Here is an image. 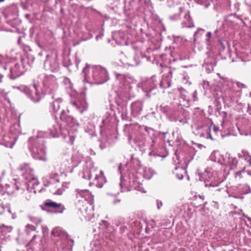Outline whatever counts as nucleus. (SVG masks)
I'll list each match as a JSON object with an SVG mask.
<instances>
[{
	"mask_svg": "<svg viewBox=\"0 0 251 251\" xmlns=\"http://www.w3.org/2000/svg\"><path fill=\"white\" fill-rule=\"evenodd\" d=\"M101 222L103 223L104 225L106 227H108V222H106V221H102Z\"/></svg>",
	"mask_w": 251,
	"mask_h": 251,
	"instance_id": "7c9ffc66",
	"label": "nucleus"
},
{
	"mask_svg": "<svg viewBox=\"0 0 251 251\" xmlns=\"http://www.w3.org/2000/svg\"><path fill=\"white\" fill-rule=\"evenodd\" d=\"M37 236L36 235H34L33 236V237H32V239L31 240L30 242V243L31 244L33 241L34 240L36 239Z\"/></svg>",
	"mask_w": 251,
	"mask_h": 251,
	"instance_id": "2f4dec72",
	"label": "nucleus"
},
{
	"mask_svg": "<svg viewBox=\"0 0 251 251\" xmlns=\"http://www.w3.org/2000/svg\"><path fill=\"white\" fill-rule=\"evenodd\" d=\"M200 30H201L202 31H204V30L202 29H198L197 31H196L194 33V41L195 42L196 40V36L197 35V34L198 33L199 31H200Z\"/></svg>",
	"mask_w": 251,
	"mask_h": 251,
	"instance_id": "cd10ccee",
	"label": "nucleus"
},
{
	"mask_svg": "<svg viewBox=\"0 0 251 251\" xmlns=\"http://www.w3.org/2000/svg\"><path fill=\"white\" fill-rule=\"evenodd\" d=\"M249 155L248 151H243L241 153L238 154V157L239 158H241L244 159L245 160H247L248 158H249Z\"/></svg>",
	"mask_w": 251,
	"mask_h": 251,
	"instance_id": "4468645a",
	"label": "nucleus"
},
{
	"mask_svg": "<svg viewBox=\"0 0 251 251\" xmlns=\"http://www.w3.org/2000/svg\"><path fill=\"white\" fill-rule=\"evenodd\" d=\"M178 178L179 179H182L183 178V176L182 175H180L179 176H178Z\"/></svg>",
	"mask_w": 251,
	"mask_h": 251,
	"instance_id": "c9c22d12",
	"label": "nucleus"
},
{
	"mask_svg": "<svg viewBox=\"0 0 251 251\" xmlns=\"http://www.w3.org/2000/svg\"><path fill=\"white\" fill-rule=\"evenodd\" d=\"M211 33L210 32H208L207 33V34L206 35V37L207 38V39L206 40V42H209V38L211 37Z\"/></svg>",
	"mask_w": 251,
	"mask_h": 251,
	"instance_id": "a878e982",
	"label": "nucleus"
},
{
	"mask_svg": "<svg viewBox=\"0 0 251 251\" xmlns=\"http://www.w3.org/2000/svg\"><path fill=\"white\" fill-rule=\"evenodd\" d=\"M245 171V167L244 168L243 170L242 171H238L235 174V178L239 179L241 178V174L243 172Z\"/></svg>",
	"mask_w": 251,
	"mask_h": 251,
	"instance_id": "412c9836",
	"label": "nucleus"
},
{
	"mask_svg": "<svg viewBox=\"0 0 251 251\" xmlns=\"http://www.w3.org/2000/svg\"><path fill=\"white\" fill-rule=\"evenodd\" d=\"M214 130L215 131H218L219 130L218 127H217L215 126H214Z\"/></svg>",
	"mask_w": 251,
	"mask_h": 251,
	"instance_id": "e433bc0d",
	"label": "nucleus"
},
{
	"mask_svg": "<svg viewBox=\"0 0 251 251\" xmlns=\"http://www.w3.org/2000/svg\"><path fill=\"white\" fill-rule=\"evenodd\" d=\"M75 193L76 198L78 199L79 198H82L86 200L91 199L92 196L91 193L87 189L80 190L77 189L75 190Z\"/></svg>",
	"mask_w": 251,
	"mask_h": 251,
	"instance_id": "39448f33",
	"label": "nucleus"
},
{
	"mask_svg": "<svg viewBox=\"0 0 251 251\" xmlns=\"http://www.w3.org/2000/svg\"><path fill=\"white\" fill-rule=\"evenodd\" d=\"M221 182H218L216 184H215L214 183H210L209 184V186H212V187H215V186H219V184L221 183Z\"/></svg>",
	"mask_w": 251,
	"mask_h": 251,
	"instance_id": "c85d7f7f",
	"label": "nucleus"
},
{
	"mask_svg": "<svg viewBox=\"0 0 251 251\" xmlns=\"http://www.w3.org/2000/svg\"><path fill=\"white\" fill-rule=\"evenodd\" d=\"M121 201V200L120 199H116L114 201L113 204H116L118 203H119Z\"/></svg>",
	"mask_w": 251,
	"mask_h": 251,
	"instance_id": "c756f323",
	"label": "nucleus"
},
{
	"mask_svg": "<svg viewBox=\"0 0 251 251\" xmlns=\"http://www.w3.org/2000/svg\"><path fill=\"white\" fill-rule=\"evenodd\" d=\"M28 16H29V15H26V17H28Z\"/></svg>",
	"mask_w": 251,
	"mask_h": 251,
	"instance_id": "49530a36",
	"label": "nucleus"
},
{
	"mask_svg": "<svg viewBox=\"0 0 251 251\" xmlns=\"http://www.w3.org/2000/svg\"><path fill=\"white\" fill-rule=\"evenodd\" d=\"M64 191V189L62 188H59L54 193V194L57 195H61Z\"/></svg>",
	"mask_w": 251,
	"mask_h": 251,
	"instance_id": "b1692460",
	"label": "nucleus"
},
{
	"mask_svg": "<svg viewBox=\"0 0 251 251\" xmlns=\"http://www.w3.org/2000/svg\"><path fill=\"white\" fill-rule=\"evenodd\" d=\"M19 66L15 65V66L11 69V78L15 79L22 75V73L18 71Z\"/></svg>",
	"mask_w": 251,
	"mask_h": 251,
	"instance_id": "1a4fd4ad",
	"label": "nucleus"
},
{
	"mask_svg": "<svg viewBox=\"0 0 251 251\" xmlns=\"http://www.w3.org/2000/svg\"><path fill=\"white\" fill-rule=\"evenodd\" d=\"M52 98L54 99V100L51 104V110L53 112H56L63 105L62 99L60 98L55 99L54 96Z\"/></svg>",
	"mask_w": 251,
	"mask_h": 251,
	"instance_id": "423d86ee",
	"label": "nucleus"
},
{
	"mask_svg": "<svg viewBox=\"0 0 251 251\" xmlns=\"http://www.w3.org/2000/svg\"><path fill=\"white\" fill-rule=\"evenodd\" d=\"M51 136H52L53 137H55V135H54V134L52 135Z\"/></svg>",
	"mask_w": 251,
	"mask_h": 251,
	"instance_id": "c03bdc74",
	"label": "nucleus"
},
{
	"mask_svg": "<svg viewBox=\"0 0 251 251\" xmlns=\"http://www.w3.org/2000/svg\"><path fill=\"white\" fill-rule=\"evenodd\" d=\"M28 148L34 158L46 160L44 140L43 138L37 136L29 138L28 141Z\"/></svg>",
	"mask_w": 251,
	"mask_h": 251,
	"instance_id": "f257e3e1",
	"label": "nucleus"
},
{
	"mask_svg": "<svg viewBox=\"0 0 251 251\" xmlns=\"http://www.w3.org/2000/svg\"><path fill=\"white\" fill-rule=\"evenodd\" d=\"M50 179H54L55 181L59 182V180L58 178V175L57 174H54L51 175L50 176Z\"/></svg>",
	"mask_w": 251,
	"mask_h": 251,
	"instance_id": "6ab92c4d",
	"label": "nucleus"
},
{
	"mask_svg": "<svg viewBox=\"0 0 251 251\" xmlns=\"http://www.w3.org/2000/svg\"><path fill=\"white\" fill-rule=\"evenodd\" d=\"M156 203H157V208L158 209H160L161 207L162 206V202L161 201L157 200L156 201Z\"/></svg>",
	"mask_w": 251,
	"mask_h": 251,
	"instance_id": "bb28decb",
	"label": "nucleus"
},
{
	"mask_svg": "<svg viewBox=\"0 0 251 251\" xmlns=\"http://www.w3.org/2000/svg\"><path fill=\"white\" fill-rule=\"evenodd\" d=\"M221 190V189H218L217 191H220Z\"/></svg>",
	"mask_w": 251,
	"mask_h": 251,
	"instance_id": "a18cd8bd",
	"label": "nucleus"
},
{
	"mask_svg": "<svg viewBox=\"0 0 251 251\" xmlns=\"http://www.w3.org/2000/svg\"><path fill=\"white\" fill-rule=\"evenodd\" d=\"M29 183H30L31 185H33V186H34L35 185H37L38 184V182H37V180H36V179L35 177H33L32 178V179H31V180H29Z\"/></svg>",
	"mask_w": 251,
	"mask_h": 251,
	"instance_id": "4be33fe9",
	"label": "nucleus"
},
{
	"mask_svg": "<svg viewBox=\"0 0 251 251\" xmlns=\"http://www.w3.org/2000/svg\"><path fill=\"white\" fill-rule=\"evenodd\" d=\"M142 105L140 103H134L132 104V109L136 111L137 112H140L142 109Z\"/></svg>",
	"mask_w": 251,
	"mask_h": 251,
	"instance_id": "ddd939ff",
	"label": "nucleus"
},
{
	"mask_svg": "<svg viewBox=\"0 0 251 251\" xmlns=\"http://www.w3.org/2000/svg\"><path fill=\"white\" fill-rule=\"evenodd\" d=\"M92 69V74L90 76H87V65L83 68V73L86 79L88 78L90 80L92 79L94 81V83L98 84H103L108 80L109 76L107 72L104 68L100 66H95Z\"/></svg>",
	"mask_w": 251,
	"mask_h": 251,
	"instance_id": "f03ea898",
	"label": "nucleus"
},
{
	"mask_svg": "<svg viewBox=\"0 0 251 251\" xmlns=\"http://www.w3.org/2000/svg\"><path fill=\"white\" fill-rule=\"evenodd\" d=\"M2 78H3V75H0V82H1V80H2Z\"/></svg>",
	"mask_w": 251,
	"mask_h": 251,
	"instance_id": "58836bf2",
	"label": "nucleus"
},
{
	"mask_svg": "<svg viewBox=\"0 0 251 251\" xmlns=\"http://www.w3.org/2000/svg\"><path fill=\"white\" fill-rule=\"evenodd\" d=\"M33 92L35 94L34 96H31L30 99L34 102H38L42 99V95L38 91V85L36 83H34L33 86Z\"/></svg>",
	"mask_w": 251,
	"mask_h": 251,
	"instance_id": "0eeeda50",
	"label": "nucleus"
},
{
	"mask_svg": "<svg viewBox=\"0 0 251 251\" xmlns=\"http://www.w3.org/2000/svg\"><path fill=\"white\" fill-rule=\"evenodd\" d=\"M246 172L249 176H251V170H247L246 171Z\"/></svg>",
	"mask_w": 251,
	"mask_h": 251,
	"instance_id": "f704fd0d",
	"label": "nucleus"
},
{
	"mask_svg": "<svg viewBox=\"0 0 251 251\" xmlns=\"http://www.w3.org/2000/svg\"><path fill=\"white\" fill-rule=\"evenodd\" d=\"M72 103L81 113H83V112L87 108V104L84 101L80 102L79 101H75L72 102Z\"/></svg>",
	"mask_w": 251,
	"mask_h": 251,
	"instance_id": "6e6552de",
	"label": "nucleus"
},
{
	"mask_svg": "<svg viewBox=\"0 0 251 251\" xmlns=\"http://www.w3.org/2000/svg\"><path fill=\"white\" fill-rule=\"evenodd\" d=\"M60 229L59 228L56 227L53 229V230L51 232V234L55 236H58L59 235V232H60Z\"/></svg>",
	"mask_w": 251,
	"mask_h": 251,
	"instance_id": "aec40b11",
	"label": "nucleus"
},
{
	"mask_svg": "<svg viewBox=\"0 0 251 251\" xmlns=\"http://www.w3.org/2000/svg\"><path fill=\"white\" fill-rule=\"evenodd\" d=\"M29 219L31 222L38 225L41 222V220L35 217L29 216Z\"/></svg>",
	"mask_w": 251,
	"mask_h": 251,
	"instance_id": "a211bd4d",
	"label": "nucleus"
},
{
	"mask_svg": "<svg viewBox=\"0 0 251 251\" xmlns=\"http://www.w3.org/2000/svg\"><path fill=\"white\" fill-rule=\"evenodd\" d=\"M35 229L36 228L34 226L28 224L25 226V231L27 234H29L30 231H34Z\"/></svg>",
	"mask_w": 251,
	"mask_h": 251,
	"instance_id": "dca6fc26",
	"label": "nucleus"
},
{
	"mask_svg": "<svg viewBox=\"0 0 251 251\" xmlns=\"http://www.w3.org/2000/svg\"><path fill=\"white\" fill-rule=\"evenodd\" d=\"M246 161L248 162L250 165H251V156H250L249 158H248Z\"/></svg>",
	"mask_w": 251,
	"mask_h": 251,
	"instance_id": "72a5a7b5",
	"label": "nucleus"
},
{
	"mask_svg": "<svg viewBox=\"0 0 251 251\" xmlns=\"http://www.w3.org/2000/svg\"><path fill=\"white\" fill-rule=\"evenodd\" d=\"M209 138L211 139V140H213L211 135L210 134H209Z\"/></svg>",
	"mask_w": 251,
	"mask_h": 251,
	"instance_id": "a19ab883",
	"label": "nucleus"
},
{
	"mask_svg": "<svg viewBox=\"0 0 251 251\" xmlns=\"http://www.w3.org/2000/svg\"><path fill=\"white\" fill-rule=\"evenodd\" d=\"M100 175H96V176L95 177V179L96 180H97L98 179H103V173L102 171H100Z\"/></svg>",
	"mask_w": 251,
	"mask_h": 251,
	"instance_id": "5701e85b",
	"label": "nucleus"
},
{
	"mask_svg": "<svg viewBox=\"0 0 251 251\" xmlns=\"http://www.w3.org/2000/svg\"><path fill=\"white\" fill-rule=\"evenodd\" d=\"M5 0H0V3L1 2H3Z\"/></svg>",
	"mask_w": 251,
	"mask_h": 251,
	"instance_id": "79ce46f5",
	"label": "nucleus"
},
{
	"mask_svg": "<svg viewBox=\"0 0 251 251\" xmlns=\"http://www.w3.org/2000/svg\"><path fill=\"white\" fill-rule=\"evenodd\" d=\"M237 85L239 87H241V86H242L243 87H245L244 84H243L242 83H239V82L237 83Z\"/></svg>",
	"mask_w": 251,
	"mask_h": 251,
	"instance_id": "473e14b6",
	"label": "nucleus"
},
{
	"mask_svg": "<svg viewBox=\"0 0 251 251\" xmlns=\"http://www.w3.org/2000/svg\"><path fill=\"white\" fill-rule=\"evenodd\" d=\"M44 205L54 209H58L55 212L56 213H62L65 209V206L61 203H58L50 200L45 201Z\"/></svg>",
	"mask_w": 251,
	"mask_h": 251,
	"instance_id": "20e7f679",
	"label": "nucleus"
},
{
	"mask_svg": "<svg viewBox=\"0 0 251 251\" xmlns=\"http://www.w3.org/2000/svg\"><path fill=\"white\" fill-rule=\"evenodd\" d=\"M97 185H98L99 187H101L102 185L100 184H97Z\"/></svg>",
	"mask_w": 251,
	"mask_h": 251,
	"instance_id": "ea45409f",
	"label": "nucleus"
},
{
	"mask_svg": "<svg viewBox=\"0 0 251 251\" xmlns=\"http://www.w3.org/2000/svg\"><path fill=\"white\" fill-rule=\"evenodd\" d=\"M64 123L69 126L72 127L75 125V121L73 117L70 116V117L67 118L66 121H65Z\"/></svg>",
	"mask_w": 251,
	"mask_h": 251,
	"instance_id": "f8f14e48",
	"label": "nucleus"
},
{
	"mask_svg": "<svg viewBox=\"0 0 251 251\" xmlns=\"http://www.w3.org/2000/svg\"><path fill=\"white\" fill-rule=\"evenodd\" d=\"M2 57V56L1 55H0V62H1V58Z\"/></svg>",
	"mask_w": 251,
	"mask_h": 251,
	"instance_id": "37998d69",
	"label": "nucleus"
},
{
	"mask_svg": "<svg viewBox=\"0 0 251 251\" xmlns=\"http://www.w3.org/2000/svg\"><path fill=\"white\" fill-rule=\"evenodd\" d=\"M125 14H126V15H128V16H129V15H130V13H128V12L126 11V9H125Z\"/></svg>",
	"mask_w": 251,
	"mask_h": 251,
	"instance_id": "4c0bfd02",
	"label": "nucleus"
},
{
	"mask_svg": "<svg viewBox=\"0 0 251 251\" xmlns=\"http://www.w3.org/2000/svg\"><path fill=\"white\" fill-rule=\"evenodd\" d=\"M0 228L2 232H10L13 229L11 226H7L4 225L0 227Z\"/></svg>",
	"mask_w": 251,
	"mask_h": 251,
	"instance_id": "2eb2a0df",
	"label": "nucleus"
},
{
	"mask_svg": "<svg viewBox=\"0 0 251 251\" xmlns=\"http://www.w3.org/2000/svg\"><path fill=\"white\" fill-rule=\"evenodd\" d=\"M69 113V110L67 111H65V110H62L61 113L60 114V118L61 120L63 122L66 121L67 118L70 117L71 116L68 114Z\"/></svg>",
	"mask_w": 251,
	"mask_h": 251,
	"instance_id": "9b49d317",
	"label": "nucleus"
},
{
	"mask_svg": "<svg viewBox=\"0 0 251 251\" xmlns=\"http://www.w3.org/2000/svg\"><path fill=\"white\" fill-rule=\"evenodd\" d=\"M203 87L205 89H208L209 86V82L208 81H204L203 82Z\"/></svg>",
	"mask_w": 251,
	"mask_h": 251,
	"instance_id": "393cba45",
	"label": "nucleus"
},
{
	"mask_svg": "<svg viewBox=\"0 0 251 251\" xmlns=\"http://www.w3.org/2000/svg\"><path fill=\"white\" fill-rule=\"evenodd\" d=\"M44 87L47 92L53 94L57 90L56 79L52 75L47 76L44 80Z\"/></svg>",
	"mask_w": 251,
	"mask_h": 251,
	"instance_id": "7ed1b4c3",
	"label": "nucleus"
},
{
	"mask_svg": "<svg viewBox=\"0 0 251 251\" xmlns=\"http://www.w3.org/2000/svg\"><path fill=\"white\" fill-rule=\"evenodd\" d=\"M219 154V152L218 151H213L209 156V159L210 160L216 162L217 161V155Z\"/></svg>",
	"mask_w": 251,
	"mask_h": 251,
	"instance_id": "f3484780",
	"label": "nucleus"
},
{
	"mask_svg": "<svg viewBox=\"0 0 251 251\" xmlns=\"http://www.w3.org/2000/svg\"><path fill=\"white\" fill-rule=\"evenodd\" d=\"M229 164L231 169H235L238 164V160L235 157H231L229 158Z\"/></svg>",
	"mask_w": 251,
	"mask_h": 251,
	"instance_id": "9d476101",
	"label": "nucleus"
}]
</instances>
